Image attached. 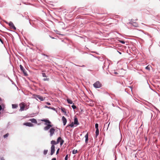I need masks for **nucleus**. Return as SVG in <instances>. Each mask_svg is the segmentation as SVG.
<instances>
[{"label": "nucleus", "mask_w": 160, "mask_h": 160, "mask_svg": "<svg viewBox=\"0 0 160 160\" xmlns=\"http://www.w3.org/2000/svg\"><path fill=\"white\" fill-rule=\"evenodd\" d=\"M99 134V130L98 128H97V129H96V136H97Z\"/></svg>", "instance_id": "obj_21"}, {"label": "nucleus", "mask_w": 160, "mask_h": 160, "mask_svg": "<svg viewBox=\"0 0 160 160\" xmlns=\"http://www.w3.org/2000/svg\"><path fill=\"white\" fill-rule=\"evenodd\" d=\"M8 25L11 28L13 29L14 30H15L16 29V27L12 22H10L8 23Z\"/></svg>", "instance_id": "obj_5"}, {"label": "nucleus", "mask_w": 160, "mask_h": 160, "mask_svg": "<svg viewBox=\"0 0 160 160\" xmlns=\"http://www.w3.org/2000/svg\"><path fill=\"white\" fill-rule=\"evenodd\" d=\"M62 111L64 113L65 115H67V112L66 109L64 108H62L61 109Z\"/></svg>", "instance_id": "obj_17"}, {"label": "nucleus", "mask_w": 160, "mask_h": 160, "mask_svg": "<svg viewBox=\"0 0 160 160\" xmlns=\"http://www.w3.org/2000/svg\"><path fill=\"white\" fill-rule=\"evenodd\" d=\"M29 120V121H31L32 123H34L36 124L37 123V121L36 119L34 118H31Z\"/></svg>", "instance_id": "obj_12"}, {"label": "nucleus", "mask_w": 160, "mask_h": 160, "mask_svg": "<svg viewBox=\"0 0 160 160\" xmlns=\"http://www.w3.org/2000/svg\"><path fill=\"white\" fill-rule=\"evenodd\" d=\"M77 152H78L77 150H75V149H74L72 151V153L73 154H75Z\"/></svg>", "instance_id": "obj_22"}, {"label": "nucleus", "mask_w": 160, "mask_h": 160, "mask_svg": "<svg viewBox=\"0 0 160 160\" xmlns=\"http://www.w3.org/2000/svg\"><path fill=\"white\" fill-rule=\"evenodd\" d=\"M146 69H149V68L148 67V66L146 67Z\"/></svg>", "instance_id": "obj_34"}, {"label": "nucleus", "mask_w": 160, "mask_h": 160, "mask_svg": "<svg viewBox=\"0 0 160 160\" xmlns=\"http://www.w3.org/2000/svg\"><path fill=\"white\" fill-rule=\"evenodd\" d=\"M47 104L48 105H51V104L49 102H47Z\"/></svg>", "instance_id": "obj_36"}, {"label": "nucleus", "mask_w": 160, "mask_h": 160, "mask_svg": "<svg viewBox=\"0 0 160 160\" xmlns=\"http://www.w3.org/2000/svg\"><path fill=\"white\" fill-rule=\"evenodd\" d=\"M114 74H118V73L117 72H114Z\"/></svg>", "instance_id": "obj_35"}, {"label": "nucleus", "mask_w": 160, "mask_h": 160, "mask_svg": "<svg viewBox=\"0 0 160 160\" xmlns=\"http://www.w3.org/2000/svg\"><path fill=\"white\" fill-rule=\"evenodd\" d=\"M51 143L52 144V145H56L57 144H58L57 141H55L54 140H52L51 142Z\"/></svg>", "instance_id": "obj_14"}, {"label": "nucleus", "mask_w": 160, "mask_h": 160, "mask_svg": "<svg viewBox=\"0 0 160 160\" xmlns=\"http://www.w3.org/2000/svg\"><path fill=\"white\" fill-rule=\"evenodd\" d=\"M25 108H26V109H28V106H26V107L25 106Z\"/></svg>", "instance_id": "obj_37"}, {"label": "nucleus", "mask_w": 160, "mask_h": 160, "mask_svg": "<svg viewBox=\"0 0 160 160\" xmlns=\"http://www.w3.org/2000/svg\"><path fill=\"white\" fill-rule=\"evenodd\" d=\"M120 42L122 44H124L125 43V42L124 41H120Z\"/></svg>", "instance_id": "obj_29"}, {"label": "nucleus", "mask_w": 160, "mask_h": 160, "mask_svg": "<svg viewBox=\"0 0 160 160\" xmlns=\"http://www.w3.org/2000/svg\"><path fill=\"white\" fill-rule=\"evenodd\" d=\"M55 146L54 145H52L51 148V155H52L55 152Z\"/></svg>", "instance_id": "obj_6"}, {"label": "nucleus", "mask_w": 160, "mask_h": 160, "mask_svg": "<svg viewBox=\"0 0 160 160\" xmlns=\"http://www.w3.org/2000/svg\"><path fill=\"white\" fill-rule=\"evenodd\" d=\"M95 128H96V129H97V128H98V123H96L95 125Z\"/></svg>", "instance_id": "obj_28"}, {"label": "nucleus", "mask_w": 160, "mask_h": 160, "mask_svg": "<svg viewBox=\"0 0 160 160\" xmlns=\"http://www.w3.org/2000/svg\"><path fill=\"white\" fill-rule=\"evenodd\" d=\"M73 123L74 124L76 125H78L79 124V123L78 122V119L77 118H74V122Z\"/></svg>", "instance_id": "obj_10"}, {"label": "nucleus", "mask_w": 160, "mask_h": 160, "mask_svg": "<svg viewBox=\"0 0 160 160\" xmlns=\"http://www.w3.org/2000/svg\"><path fill=\"white\" fill-rule=\"evenodd\" d=\"M72 107L74 109H76L77 108L76 106L73 105L72 106Z\"/></svg>", "instance_id": "obj_26"}, {"label": "nucleus", "mask_w": 160, "mask_h": 160, "mask_svg": "<svg viewBox=\"0 0 160 160\" xmlns=\"http://www.w3.org/2000/svg\"><path fill=\"white\" fill-rule=\"evenodd\" d=\"M48 108H49V109H54V108H52L51 107H48Z\"/></svg>", "instance_id": "obj_32"}, {"label": "nucleus", "mask_w": 160, "mask_h": 160, "mask_svg": "<svg viewBox=\"0 0 160 160\" xmlns=\"http://www.w3.org/2000/svg\"><path fill=\"white\" fill-rule=\"evenodd\" d=\"M36 98L40 99L41 101L43 100V97L37 95L36 96Z\"/></svg>", "instance_id": "obj_16"}, {"label": "nucleus", "mask_w": 160, "mask_h": 160, "mask_svg": "<svg viewBox=\"0 0 160 160\" xmlns=\"http://www.w3.org/2000/svg\"><path fill=\"white\" fill-rule=\"evenodd\" d=\"M74 123L73 122H72L71 123L69 124H68L66 127V128H67L68 127H70L71 128L73 127L74 126Z\"/></svg>", "instance_id": "obj_18"}, {"label": "nucleus", "mask_w": 160, "mask_h": 160, "mask_svg": "<svg viewBox=\"0 0 160 160\" xmlns=\"http://www.w3.org/2000/svg\"><path fill=\"white\" fill-rule=\"evenodd\" d=\"M93 85L95 88H99L101 87L102 84L100 82L98 81L95 82Z\"/></svg>", "instance_id": "obj_1"}, {"label": "nucleus", "mask_w": 160, "mask_h": 160, "mask_svg": "<svg viewBox=\"0 0 160 160\" xmlns=\"http://www.w3.org/2000/svg\"><path fill=\"white\" fill-rule=\"evenodd\" d=\"M12 107L13 108H15L18 107V105L16 104H12Z\"/></svg>", "instance_id": "obj_19"}, {"label": "nucleus", "mask_w": 160, "mask_h": 160, "mask_svg": "<svg viewBox=\"0 0 160 160\" xmlns=\"http://www.w3.org/2000/svg\"><path fill=\"white\" fill-rule=\"evenodd\" d=\"M20 68L21 70L22 71L25 75L26 76L27 75V74L26 72H25V70L23 68V67L21 65H20Z\"/></svg>", "instance_id": "obj_7"}, {"label": "nucleus", "mask_w": 160, "mask_h": 160, "mask_svg": "<svg viewBox=\"0 0 160 160\" xmlns=\"http://www.w3.org/2000/svg\"><path fill=\"white\" fill-rule=\"evenodd\" d=\"M68 158V155H67L65 157V160H67Z\"/></svg>", "instance_id": "obj_30"}, {"label": "nucleus", "mask_w": 160, "mask_h": 160, "mask_svg": "<svg viewBox=\"0 0 160 160\" xmlns=\"http://www.w3.org/2000/svg\"><path fill=\"white\" fill-rule=\"evenodd\" d=\"M42 76L43 77H47V76H46L45 73H42Z\"/></svg>", "instance_id": "obj_25"}, {"label": "nucleus", "mask_w": 160, "mask_h": 160, "mask_svg": "<svg viewBox=\"0 0 160 160\" xmlns=\"http://www.w3.org/2000/svg\"><path fill=\"white\" fill-rule=\"evenodd\" d=\"M23 125L29 127L33 126V124L31 122H25L23 123Z\"/></svg>", "instance_id": "obj_8"}, {"label": "nucleus", "mask_w": 160, "mask_h": 160, "mask_svg": "<svg viewBox=\"0 0 160 160\" xmlns=\"http://www.w3.org/2000/svg\"><path fill=\"white\" fill-rule=\"evenodd\" d=\"M59 149L58 148V150H57V152H56V154H58V152H59Z\"/></svg>", "instance_id": "obj_33"}, {"label": "nucleus", "mask_w": 160, "mask_h": 160, "mask_svg": "<svg viewBox=\"0 0 160 160\" xmlns=\"http://www.w3.org/2000/svg\"><path fill=\"white\" fill-rule=\"evenodd\" d=\"M44 107L45 108H48V106H45Z\"/></svg>", "instance_id": "obj_40"}, {"label": "nucleus", "mask_w": 160, "mask_h": 160, "mask_svg": "<svg viewBox=\"0 0 160 160\" xmlns=\"http://www.w3.org/2000/svg\"><path fill=\"white\" fill-rule=\"evenodd\" d=\"M49 78H44L43 79V80L44 81H49Z\"/></svg>", "instance_id": "obj_27"}, {"label": "nucleus", "mask_w": 160, "mask_h": 160, "mask_svg": "<svg viewBox=\"0 0 160 160\" xmlns=\"http://www.w3.org/2000/svg\"><path fill=\"white\" fill-rule=\"evenodd\" d=\"M55 131V129L54 128H52L50 129L49 130V132L50 133V137L52 136L54 134Z\"/></svg>", "instance_id": "obj_4"}, {"label": "nucleus", "mask_w": 160, "mask_h": 160, "mask_svg": "<svg viewBox=\"0 0 160 160\" xmlns=\"http://www.w3.org/2000/svg\"><path fill=\"white\" fill-rule=\"evenodd\" d=\"M2 109V107L1 105H0V111Z\"/></svg>", "instance_id": "obj_39"}, {"label": "nucleus", "mask_w": 160, "mask_h": 160, "mask_svg": "<svg viewBox=\"0 0 160 160\" xmlns=\"http://www.w3.org/2000/svg\"><path fill=\"white\" fill-rule=\"evenodd\" d=\"M0 41L2 43L3 41L0 38Z\"/></svg>", "instance_id": "obj_41"}, {"label": "nucleus", "mask_w": 160, "mask_h": 160, "mask_svg": "<svg viewBox=\"0 0 160 160\" xmlns=\"http://www.w3.org/2000/svg\"><path fill=\"white\" fill-rule=\"evenodd\" d=\"M67 100L68 103H69V104H72V101L71 100L68 98L67 99Z\"/></svg>", "instance_id": "obj_20"}, {"label": "nucleus", "mask_w": 160, "mask_h": 160, "mask_svg": "<svg viewBox=\"0 0 160 160\" xmlns=\"http://www.w3.org/2000/svg\"><path fill=\"white\" fill-rule=\"evenodd\" d=\"M0 160H5L3 157H1L0 158Z\"/></svg>", "instance_id": "obj_31"}, {"label": "nucleus", "mask_w": 160, "mask_h": 160, "mask_svg": "<svg viewBox=\"0 0 160 160\" xmlns=\"http://www.w3.org/2000/svg\"><path fill=\"white\" fill-rule=\"evenodd\" d=\"M25 103L23 102H21L19 104V106L20 107V109L19 111H22L24 110V108H25Z\"/></svg>", "instance_id": "obj_2"}, {"label": "nucleus", "mask_w": 160, "mask_h": 160, "mask_svg": "<svg viewBox=\"0 0 160 160\" xmlns=\"http://www.w3.org/2000/svg\"><path fill=\"white\" fill-rule=\"evenodd\" d=\"M57 142L58 143L60 142V145H62L64 142V141L62 139L61 137H59L58 138Z\"/></svg>", "instance_id": "obj_3"}, {"label": "nucleus", "mask_w": 160, "mask_h": 160, "mask_svg": "<svg viewBox=\"0 0 160 160\" xmlns=\"http://www.w3.org/2000/svg\"><path fill=\"white\" fill-rule=\"evenodd\" d=\"M48 152V150H45L43 152V154L44 155H46L47 154Z\"/></svg>", "instance_id": "obj_23"}, {"label": "nucleus", "mask_w": 160, "mask_h": 160, "mask_svg": "<svg viewBox=\"0 0 160 160\" xmlns=\"http://www.w3.org/2000/svg\"><path fill=\"white\" fill-rule=\"evenodd\" d=\"M52 127V126L50 124H48L44 128V129L45 130H47L49 129L50 128Z\"/></svg>", "instance_id": "obj_11"}, {"label": "nucleus", "mask_w": 160, "mask_h": 160, "mask_svg": "<svg viewBox=\"0 0 160 160\" xmlns=\"http://www.w3.org/2000/svg\"><path fill=\"white\" fill-rule=\"evenodd\" d=\"M52 160H56V158H53L52 159Z\"/></svg>", "instance_id": "obj_38"}, {"label": "nucleus", "mask_w": 160, "mask_h": 160, "mask_svg": "<svg viewBox=\"0 0 160 160\" xmlns=\"http://www.w3.org/2000/svg\"><path fill=\"white\" fill-rule=\"evenodd\" d=\"M85 142L87 143L88 141V133H87L85 136Z\"/></svg>", "instance_id": "obj_15"}, {"label": "nucleus", "mask_w": 160, "mask_h": 160, "mask_svg": "<svg viewBox=\"0 0 160 160\" xmlns=\"http://www.w3.org/2000/svg\"><path fill=\"white\" fill-rule=\"evenodd\" d=\"M41 121H42L46 123H48V124H50L51 123V122L48 120L43 119L41 120Z\"/></svg>", "instance_id": "obj_13"}, {"label": "nucleus", "mask_w": 160, "mask_h": 160, "mask_svg": "<svg viewBox=\"0 0 160 160\" xmlns=\"http://www.w3.org/2000/svg\"><path fill=\"white\" fill-rule=\"evenodd\" d=\"M62 120L63 122V125L65 126L67 122V120L66 118L64 116H62Z\"/></svg>", "instance_id": "obj_9"}, {"label": "nucleus", "mask_w": 160, "mask_h": 160, "mask_svg": "<svg viewBox=\"0 0 160 160\" xmlns=\"http://www.w3.org/2000/svg\"><path fill=\"white\" fill-rule=\"evenodd\" d=\"M8 135H9L8 133H7L6 134L4 135L3 136V137L5 138H6L8 136Z\"/></svg>", "instance_id": "obj_24"}, {"label": "nucleus", "mask_w": 160, "mask_h": 160, "mask_svg": "<svg viewBox=\"0 0 160 160\" xmlns=\"http://www.w3.org/2000/svg\"><path fill=\"white\" fill-rule=\"evenodd\" d=\"M45 125H47V123H45Z\"/></svg>", "instance_id": "obj_42"}]
</instances>
